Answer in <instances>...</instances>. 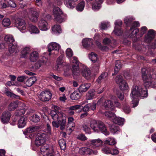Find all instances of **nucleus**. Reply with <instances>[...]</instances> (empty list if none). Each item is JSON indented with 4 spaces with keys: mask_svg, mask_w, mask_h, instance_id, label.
I'll return each mask as SVG.
<instances>
[{
    "mask_svg": "<svg viewBox=\"0 0 156 156\" xmlns=\"http://www.w3.org/2000/svg\"><path fill=\"white\" fill-rule=\"evenodd\" d=\"M90 126L94 132L98 133L101 132L106 135H109L107 127L105 123L101 121L93 120L90 122Z\"/></svg>",
    "mask_w": 156,
    "mask_h": 156,
    "instance_id": "obj_1",
    "label": "nucleus"
},
{
    "mask_svg": "<svg viewBox=\"0 0 156 156\" xmlns=\"http://www.w3.org/2000/svg\"><path fill=\"white\" fill-rule=\"evenodd\" d=\"M142 89L140 86H133L132 89L130 96L132 99V103L133 107L136 106L138 104V97L140 95V91Z\"/></svg>",
    "mask_w": 156,
    "mask_h": 156,
    "instance_id": "obj_2",
    "label": "nucleus"
},
{
    "mask_svg": "<svg viewBox=\"0 0 156 156\" xmlns=\"http://www.w3.org/2000/svg\"><path fill=\"white\" fill-rule=\"evenodd\" d=\"M142 78L144 82V85L146 87H149L151 84L152 77L151 75H147V71L145 68H143L141 70Z\"/></svg>",
    "mask_w": 156,
    "mask_h": 156,
    "instance_id": "obj_3",
    "label": "nucleus"
},
{
    "mask_svg": "<svg viewBox=\"0 0 156 156\" xmlns=\"http://www.w3.org/2000/svg\"><path fill=\"white\" fill-rule=\"evenodd\" d=\"M47 137V135L44 133L41 132L38 133L35 141V145L37 147L43 145L44 144Z\"/></svg>",
    "mask_w": 156,
    "mask_h": 156,
    "instance_id": "obj_4",
    "label": "nucleus"
},
{
    "mask_svg": "<svg viewBox=\"0 0 156 156\" xmlns=\"http://www.w3.org/2000/svg\"><path fill=\"white\" fill-rule=\"evenodd\" d=\"M53 12L55 19L58 22L62 23L65 20L63 12L58 7H55L53 9Z\"/></svg>",
    "mask_w": 156,
    "mask_h": 156,
    "instance_id": "obj_5",
    "label": "nucleus"
},
{
    "mask_svg": "<svg viewBox=\"0 0 156 156\" xmlns=\"http://www.w3.org/2000/svg\"><path fill=\"white\" fill-rule=\"evenodd\" d=\"M28 15V18L32 21L35 22L38 20L39 14L35 8L29 9Z\"/></svg>",
    "mask_w": 156,
    "mask_h": 156,
    "instance_id": "obj_6",
    "label": "nucleus"
},
{
    "mask_svg": "<svg viewBox=\"0 0 156 156\" xmlns=\"http://www.w3.org/2000/svg\"><path fill=\"white\" fill-rule=\"evenodd\" d=\"M41 153L44 156L46 155L52 153L54 150L51 146H50L47 144H44L42 145L40 149Z\"/></svg>",
    "mask_w": 156,
    "mask_h": 156,
    "instance_id": "obj_7",
    "label": "nucleus"
},
{
    "mask_svg": "<svg viewBox=\"0 0 156 156\" xmlns=\"http://www.w3.org/2000/svg\"><path fill=\"white\" fill-rule=\"evenodd\" d=\"M72 63L73 64L72 69L73 73L74 75H78L80 74V71L79 70V62L76 57H73Z\"/></svg>",
    "mask_w": 156,
    "mask_h": 156,
    "instance_id": "obj_8",
    "label": "nucleus"
},
{
    "mask_svg": "<svg viewBox=\"0 0 156 156\" xmlns=\"http://www.w3.org/2000/svg\"><path fill=\"white\" fill-rule=\"evenodd\" d=\"M79 152L81 155H90L92 154L96 155L98 153V151H97L94 150L86 147H82L80 148Z\"/></svg>",
    "mask_w": 156,
    "mask_h": 156,
    "instance_id": "obj_9",
    "label": "nucleus"
},
{
    "mask_svg": "<svg viewBox=\"0 0 156 156\" xmlns=\"http://www.w3.org/2000/svg\"><path fill=\"white\" fill-rule=\"evenodd\" d=\"M52 94L49 91L46 90L42 91L40 95L39 98L43 101H49L51 98Z\"/></svg>",
    "mask_w": 156,
    "mask_h": 156,
    "instance_id": "obj_10",
    "label": "nucleus"
},
{
    "mask_svg": "<svg viewBox=\"0 0 156 156\" xmlns=\"http://www.w3.org/2000/svg\"><path fill=\"white\" fill-rule=\"evenodd\" d=\"M11 116V113L8 111L6 110L4 111L0 117L1 122L4 124L8 123Z\"/></svg>",
    "mask_w": 156,
    "mask_h": 156,
    "instance_id": "obj_11",
    "label": "nucleus"
},
{
    "mask_svg": "<svg viewBox=\"0 0 156 156\" xmlns=\"http://www.w3.org/2000/svg\"><path fill=\"white\" fill-rule=\"evenodd\" d=\"M156 36V31L154 30H149L147 34L145 36L144 41L146 42L149 43Z\"/></svg>",
    "mask_w": 156,
    "mask_h": 156,
    "instance_id": "obj_12",
    "label": "nucleus"
},
{
    "mask_svg": "<svg viewBox=\"0 0 156 156\" xmlns=\"http://www.w3.org/2000/svg\"><path fill=\"white\" fill-rule=\"evenodd\" d=\"M15 23L16 27L18 29H26V23L23 19L17 18L16 20Z\"/></svg>",
    "mask_w": 156,
    "mask_h": 156,
    "instance_id": "obj_13",
    "label": "nucleus"
},
{
    "mask_svg": "<svg viewBox=\"0 0 156 156\" xmlns=\"http://www.w3.org/2000/svg\"><path fill=\"white\" fill-rule=\"evenodd\" d=\"M82 75L87 79H88L90 76V70L86 66H83L80 68Z\"/></svg>",
    "mask_w": 156,
    "mask_h": 156,
    "instance_id": "obj_14",
    "label": "nucleus"
},
{
    "mask_svg": "<svg viewBox=\"0 0 156 156\" xmlns=\"http://www.w3.org/2000/svg\"><path fill=\"white\" fill-rule=\"evenodd\" d=\"M48 51L49 52H51L52 50L56 51H58L60 48V45L58 43L52 42L48 45Z\"/></svg>",
    "mask_w": 156,
    "mask_h": 156,
    "instance_id": "obj_15",
    "label": "nucleus"
},
{
    "mask_svg": "<svg viewBox=\"0 0 156 156\" xmlns=\"http://www.w3.org/2000/svg\"><path fill=\"white\" fill-rule=\"evenodd\" d=\"M88 144L90 146L98 147L101 146L103 143L102 141L100 139L98 138L96 139L91 140H89Z\"/></svg>",
    "mask_w": 156,
    "mask_h": 156,
    "instance_id": "obj_16",
    "label": "nucleus"
},
{
    "mask_svg": "<svg viewBox=\"0 0 156 156\" xmlns=\"http://www.w3.org/2000/svg\"><path fill=\"white\" fill-rule=\"evenodd\" d=\"M83 45L86 48H91L93 47V40L90 38H85L82 40Z\"/></svg>",
    "mask_w": 156,
    "mask_h": 156,
    "instance_id": "obj_17",
    "label": "nucleus"
},
{
    "mask_svg": "<svg viewBox=\"0 0 156 156\" xmlns=\"http://www.w3.org/2000/svg\"><path fill=\"white\" fill-rule=\"evenodd\" d=\"M103 1V0H95V1L92 4V9L94 11L98 10L101 8V5Z\"/></svg>",
    "mask_w": 156,
    "mask_h": 156,
    "instance_id": "obj_18",
    "label": "nucleus"
},
{
    "mask_svg": "<svg viewBox=\"0 0 156 156\" xmlns=\"http://www.w3.org/2000/svg\"><path fill=\"white\" fill-rule=\"evenodd\" d=\"M23 106V108H19L18 110H17L15 113V116L17 117L20 118L23 117V115L25 112V108L24 107L25 105L23 104L22 105Z\"/></svg>",
    "mask_w": 156,
    "mask_h": 156,
    "instance_id": "obj_19",
    "label": "nucleus"
},
{
    "mask_svg": "<svg viewBox=\"0 0 156 156\" xmlns=\"http://www.w3.org/2000/svg\"><path fill=\"white\" fill-rule=\"evenodd\" d=\"M48 59L45 57H43L40 59L35 64L34 67L36 69L39 68L43 64H45Z\"/></svg>",
    "mask_w": 156,
    "mask_h": 156,
    "instance_id": "obj_20",
    "label": "nucleus"
},
{
    "mask_svg": "<svg viewBox=\"0 0 156 156\" xmlns=\"http://www.w3.org/2000/svg\"><path fill=\"white\" fill-rule=\"evenodd\" d=\"M39 53L36 51H32L30 54L29 59L31 62H36L39 58Z\"/></svg>",
    "mask_w": 156,
    "mask_h": 156,
    "instance_id": "obj_21",
    "label": "nucleus"
},
{
    "mask_svg": "<svg viewBox=\"0 0 156 156\" xmlns=\"http://www.w3.org/2000/svg\"><path fill=\"white\" fill-rule=\"evenodd\" d=\"M38 27L40 29H48L50 28L47 22L44 20H40L38 23Z\"/></svg>",
    "mask_w": 156,
    "mask_h": 156,
    "instance_id": "obj_22",
    "label": "nucleus"
},
{
    "mask_svg": "<svg viewBox=\"0 0 156 156\" xmlns=\"http://www.w3.org/2000/svg\"><path fill=\"white\" fill-rule=\"evenodd\" d=\"M20 102L18 101H12L11 102L9 105L8 108L9 111H13L16 109L17 107H20Z\"/></svg>",
    "mask_w": 156,
    "mask_h": 156,
    "instance_id": "obj_23",
    "label": "nucleus"
},
{
    "mask_svg": "<svg viewBox=\"0 0 156 156\" xmlns=\"http://www.w3.org/2000/svg\"><path fill=\"white\" fill-rule=\"evenodd\" d=\"M82 106L81 105H76L71 106L68 110V113L70 115H74V111L76 112V110L79 109Z\"/></svg>",
    "mask_w": 156,
    "mask_h": 156,
    "instance_id": "obj_24",
    "label": "nucleus"
},
{
    "mask_svg": "<svg viewBox=\"0 0 156 156\" xmlns=\"http://www.w3.org/2000/svg\"><path fill=\"white\" fill-rule=\"evenodd\" d=\"M9 50L11 54L14 52H17L18 51V46L16 44L14 43L8 45Z\"/></svg>",
    "mask_w": 156,
    "mask_h": 156,
    "instance_id": "obj_25",
    "label": "nucleus"
},
{
    "mask_svg": "<svg viewBox=\"0 0 156 156\" xmlns=\"http://www.w3.org/2000/svg\"><path fill=\"white\" fill-rule=\"evenodd\" d=\"M104 106L106 110L109 109H113L114 108L113 104L112 101L109 100H106L104 102Z\"/></svg>",
    "mask_w": 156,
    "mask_h": 156,
    "instance_id": "obj_26",
    "label": "nucleus"
},
{
    "mask_svg": "<svg viewBox=\"0 0 156 156\" xmlns=\"http://www.w3.org/2000/svg\"><path fill=\"white\" fill-rule=\"evenodd\" d=\"M90 85L89 83H84L81 84L79 87V91L80 92H86L89 88Z\"/></svg>",
    "mask_w": 156,
    "mask_h": 156,
    "instance_id": "obj_27",
    "label": "nucleus"
},
{
    "mask_svg": "<svg viewBox=\"0 0 156 156\" xmlns=\"http://www.w3.org/2000/svg\"><path fill=\"white\" fill-rule=\"evenodd\" d=\"M75 2L72 0H64V3L68 8L73 9L75 6Z\"/></svg>",
    "mask_w": 156,
    "mask_h": 156,
    "instance_id": "obj_28",
    "label": "nucleus"
},
{
    "mask_svg": "<svg viewBox=\"0 0 156 156\" xmlns=\"http://www.w3.org/2000/svg\"><path fill=\"white\" fill-rule=\"evenodd\" d=\"M110 129L111 132L113 134L118 133L121 131L119 126L116 124L111 125L110 127Z\"/></svg>",
    "mask_w": 156,
    "mask_h": 156,
    "instance_id": "obj_29",
    "label": "nucleus"
},
{
    "mask_svg": "<svg viewBox=\"0 0 156 156\" xmlns=\"http://www.w3.org/2000/svg\"><path fill=\"white\" fill-rule=\"evenodd\" d=\"M5 41L6 42V44L8 45L13 43L15 41V40L12 36L10 35H8L5 36L4 38Z\"/></svg>",
    "mask_w": 156,
    "mask_h": 156,
    "instance_id": "obj_30",
    "label": "nucleus"
},
{
    "mask_svg": "<svg viewBox=\"0 0 156 156\" xmlns=\"http://www.w3.org/2000/svg\"><path fill=\"white\" fill-rule=\"evenodd\" d=\"M112 121L115 124L119 125H122L124 124L125 119L122 118L115 117Z\"/></svg>",
    "mask_w": 156,
    "mask_h": 156,
    "instance_id": "obj_31",
    "label": "nucleus"
},
{
    "mask_svg": "<svg viewBox=\"0 0 156 156\" xmlns=\"http://www.w3.org/2000/svg\"><path fill=\"white\" fill-rule=\"evenodd\" d=\"M37 80V78L36 76H32L28 79L26 82V84L28 87L31 86Z\"/></svg>",
    "mask_w": 156,
    "mask_h": 156,
    "instance_id": "obj_32",
    "label": "nucleus"
},
{
    "mask_svg": "<svg viewBox=\"0 0 156 156\" xmlns=\"http://www.w3.org/2000/svg\"><path fill=\"white\" fill-rule=\"evenodd\" d=\"M81 95L79 91H75L71 94L70 98L72 100H77L80 98Z\"/></svg>",
    "mask_w": 156,
    "mask_h": 156,
    "instance_id": "obj_33",
    "label": "nucleus"
},
{
    "mask_svg": "<svg viewBox=\"0 0 156 156\" xmlns=\"http://www.w3.org/2000/svg\"><path fill=\"white\" fill-rule=\"evenodd\" d=\"M26 120L27 118H26L22 117L20 118L18 122V127L20 128L23 127L26 123Z\"/></svg>",
    "mask_w": 156,
    "mask_h": 156,
    "instance_id": "obj_34",
    "label": "nucleus"
},
{
    "mask_svg": "<svg viewBox=\"0 0 156 156\" xmlns=\"http://www.w3.org/2000/svg\"><path fill=\"white\" fill-rule=\"evenodd\" d=\"M135 18L132 16L126 17L124 19V23L126 26L128 27L130 26L131 25L133 21L135 20Z\"/></svg>",
    "mask_w": 156,
    "mask_h": 156,
    "instance_id": "obj_35",
    "label": "nucleus"
},
{
    "mask_svg": "<svg viewBox=\"0 0 156 156\" xmlns=\"http://www.w3.org/2000/svg\"><path fill=\"white\" fill-rule=\"evenodd\" d=\"M61 117H62L61 120H59L58 122L60 123V129L62 130L65 129V127L66 118L65 115H64V116H61Z\"/></svg>",
    "mask_w": 156,
    "mask_h": 156,
    "instance_id": "obj_36",
    "label": "nucleus"
},
{
    "mask_svg": "<svg viewBox=\"0 0 156 156\" xmlns=\"http://www.w3.org/2000/svg\"><path fill=\"white\" fill-rule=\"evenodd\" d=\"M95 93L94 90L92 89L88 91L86 94V99L89 100L92 99L95 96Z\"/></svg>",
    "mask_w": 156,
    "mask_h": 156,
    "instance_id": "obj_37",
    "label": "nucleus"
},
{
    "mask_svg": "<svg viewBox=\"0 0 156 156\" xmlns=\"http://www.w3.org/2000/svg\"><path fill=\"white\" fill-rule=\"evenodd\" d=\"M116 143L115 139L112 137H108L106 139L105 141V144L111 145L115 144Z\"/></svg>",
    "mask_w": 156,
    "mask_h": 156,
    "instance_id": "obj_38",
    "label": "nucleus"
},
{
    "mask_svg": "<svg viewBox=\"0 0 156 156\" xmlns=\"http://www.w3.org/2000/svg\"><path fill=\"white\" fill-rule=\"evenodd\" d=\"M110 23L108 22L104 21L101 22L100 25L101 29H105L110 28Z\"/></svg>",
    "mask_w": 156,
    "mask_h": 156,
    "instance_id": "obj_39",
    "label": "nucleus"
},
{
    "mask_svg": "<svg viewBox=\"0 0 156 156\" xmlns=\"http://www.w3.org/2000/svg\"><path fill=\"white\" fill-rule=\"evenodd\" d=\"M108 76L107 73H102L98 77L97 80V82L99 83H100Z\"/></svg>",
    "mask_w": 156,
    "mask_h": 156,
    "instance_id": "obj_40",
    "label": "nucleus"
},
{
    "mask_svg": "<svg viewBox=\"0 0 156 156\" xmlns=\"http://www.w3.org/2000/svg\"><path fill=\"white\" fill-rule=\"evenodd\" d=\"M50 115L54 120H58L59 117H61V115H59L58 113L55 110L51 111L50 112Z\"/></svg>",
    "mask_w": 156,
    "mask_h": 156,
    "instance_id": "obj_41",
    "label": "nucleus"
},
{
    "mask_svg": "<svg viewBox=\"0 0 156 156\" xmlns=\"http://www.w3.org/2000/svg\"><path fill=\"white\" fill-rule=\"evenodd\" d=\"M85 5V2L82 1L78 4L76 7V9L78 11H82L84 9Z\"/></svg>",
    "mask_w": 156,
    "mask_h": 156,
    "instance_id": "obj_42",
    "label": "nucleus"
},
{
    "mask_svg": "<svg viewBox=\"0 0 156 156\" xmlns=\"http://www.w3.org/2000/svg\"><path fill=\"white\" fill-rule=\"evenodd\" d=\"M89 57L90 60L94 63H95L96 62V61H98V60L97 55L94 52H91L90 54L89 55Z\"/></svg>",
    "mask_w": 156,
    "mask_h": 156,
    "instance_id": "obj_43",
    "label": "nucleus"
},
{
    "mask_svg": "<svg viewBox=\"0 0 156 156\" xmlns=\"http://www.w3.org/2000/svg\"><path fill=\"white\" fill-rule=\"evenodd\" d=\"M105 115L106 117L111 120L112 121H113L115 117V115L113 113L109 111L106 112H105Z\"/></svg>",
    "mask_w": 156,
    "mask_h": 156,
    "instance_id": "obj_44",
    "label": "nucleus"
},
{
    "mask_svg": "<svg viewBox=\"0 0 156 156\" xmlns=\"http://www.w3.org/2000/svg\"><path fill=\"white\" fill-rule=\"evenodd\" d=\"M59 146L62 150H64L66 148V144L65 141L63 139H61L58 141Z\"/></svg>",
    "mask_w": 156,
    "mask_h": 156,
    "instance_id": "obj_45",
    "label": "nucleus"
},
{
    "mask_svg": "<svg viewBox=\"0 0 156 156\" xmlns=\"http://www.w3.org/2000/svg\"><path fill=\"white\" fill-rule=\"evenodd\" d=\"M40 118L39 116L36 114H34L30 118V119L33 122L37 123L40 120Z\"/></svg>",
    "mask_w": 156,
    "mask_h": 156,
    "instance_id": "obj_46",
    "label": "nucleus"
},
{
    "mask_svg": "<svg viewBox=\"0 0 156 156\" xmlns=\"http://www.w3.org/2000/svg\"><path fill=\"white\" fill-rule=\"evenodd\" d=\"M11 21L8 18H4L2 21V24L4 27H8L11 24Z\"/></svg>",
    "mask_w": 156,
    "mask_h": 156,
    "instance_id": "obj_47",
    "label": "nucleus"
},
{
    "mask_svg": "<svg viewBox=\"0 0 156 156\" xmlns=\"http://www.w3.org/2000/svg\"><path fill=\"white\" fill-rule=\"evenodd\" d=\"M39 127L37 126L30 127L27 129V132L28 133H31L37 131Z\"/></svg>",
    "mask_w": 156,
    "mask_h": 156,
    "instance_id": "obj_48",
    "label": "nucleus"
},
{
    "mask_svg": "<svg viewBox=\"0 0 156 156\" xmlns=\"http://www.w3.org/2000/svg\"><path fill=\"white\" fill-rule=\"evenodd\" d=\"M5 91L6 95L9 97H11L12 98L16 99L19 98V96L16 95L10 91H8L7 89L5 90Z\"/></svg>",
    "mask_w": 156,
    "mask_h": 156,
    "instance_id": "obj_49",
    "label": "nucleus"
},
{
    "mask_svg": "<svg viewBox=\"0 0 156 156\" xmlns=\"http://www.w3.org/2000/svg\"><path fill=\"white\" fill-rule=\"evenodd\" d=\"M83 130L86 133L88 134H90L91 133L90 128L88 125L86 124H83L82 126Z\"/></svg>",
    "mask_w": 156,
    "mask_h": 156,
    "instance_id": "obj_50",
    "label": "nucleus"
},
{
    "mask_svg": "<svg viewBox=\"0 0 156 156\" xmlns=\"http://www.w3.org/2000/svg\"><path fill=\"white\" fill-rule=\"evenodd\" d=\"M119 87L122 90H125L128 88V86L126 81H125L119 84Z\"/></svg>",
    "mask_w": 156,
    "mask_h": 156,
    "instance_id": "obj_51",
    "label": "nucleus"
},
{
    "mask_svg": "<svg viewBox=\"0 0 156 156\" xmlns=\"http://www.w3.org/2000/svg\"><path fill=\"white\" fill-rule=\"evenodd\" d=\"M122 22L121 20H117L115 22V27L114 29H120V27L122 25Z\"/></svg>",
    "mask_w": 156,
    "mask_h": 156,
    "instance_id": "obj_52",
    "label": "nucleus"
},
{
    "mask_svg": "<svg viewBox=\"0 0 156 156\" xmlns=\"http://www.w3.org/2000/svg\"><path fill=\"white\" fill-rule=\"evenodd\" d=\"M148 96V93L147 92V89L145 88V90H142V89L140 91V97L143 98L147 97Z\"/></svg>",
    "mask_w": 156,
    "mask_h": 156,
    "instance_id": "obj_53",
    "label": "nucleus"
},
{
    "mask_svg": "<svg viewBox=\"0 0 156 156\" xmlns=\"http://www.w3.org/2000/svg\"><path fill=\"white\" fill-rule=\"evenodd\" d=\"M115 81L117 84H119L122 83L125 81L124 80L123 77L121 75L117 76L115 78Z\"/></svg>",
    "mask_w": 156,
    "mask_h": 156,
    "instance_id": "obj_54",
    "label": "nucleus"
},
{
    "mask_svg": "<svg viewBox=\"0 0 156 156\" xmlns=\"http://www.w3.org/2000/svg\"><path fill=\"white\" fill-rule=\"evenodd\" d=\"M6 2L7 4L8 7L9 6L12 8H15L16 7V4L12 1L6 0Z\"/></svg>",
    "mask_w": 156,
    "mask_h": 156,
    "instance_id": "obj_55",
    "label": "nucleus"
},
{
    "mask_svg": "<svg viewBox=\"0 0 156 156\" xmlns=\"http://www.w3.org/2000/svg\"><path fill=\"white\" fill-rule=\"evenodd\" d=\"M140 26V24L139 22L137 21H134L131 26V27L130 29H138L137 28L139 27Z\"/></svg>",
    "mask_w": 156,
    "mask_h": 156,
    "instance_id": "obj_56",
    "label": "nucleus"
},
{
    "mask_svg": "<svg viewBox=\"0 0 156 156\" xmlns=\"http://www.w3.org/2000/svg\"><path fill=\"white\" fill-rule=\"evenodd\" d=\"M66 56L68 58L72 57L73 55V52L70 48H68L66 51Z\"/></svg>",
    "mask_w": 156,
    "mask_h": 156,
    "instance_id": "obj_57",
    "label": "nucleus"
},
{
    "mask_svg": "<svg viewBox=\"0 0 156 156\" xmlns=\"http://www.w3.org/2000/svg\"><path fill=\"white\" fill-rule=\"evenodd\" d=\"M30 51V48L29 47H26L21 51L22 55L24 57L28 54Z\"/></svg>",
    "mask_w": 156,
    "mask_h": 156,
    "instance_id": "obj_58",
    "label": "nucleus"
},
{
    "mask_svg": "<svg viewBox=\"0 0 156 156\" xmlns=\"http://www.w3.org/2000/svg\"><path fill=\"white\" fill-rule=\"evenodd\" d=\"M91 106V103H89L86 105L84 107L81 108V107L80 109L83 110L84 112H87L89 111L90 106Z\"/></svg>",
    "mask_w": 156,
    "mask_h": 156,
    "instance_id": "obj_59",
    "label": "nucleus"
},
{
    "mask_svg": "<svg viewBox=\"0 0 156 156\" xmlns=\"http://www.w3.org/2000/svg\"><path fill=\"white\" fill-rule=\"evenodd\" d=\"M102 151L106 154H110L111 150L108 147L106 146L102 148Z\"/></svg>",
    "mask_w": 156,
    "mask_h": 156,
    "instance_id": "obj_60",
    "label": "nucleus"
},
{
    "mask_svg": "<svg viewBox=\"0 0 156 156\" xmlns=\"http://www.w3.org/2000/svg\"><path fill=\"white\" fill-rule=\"evenodd\" d=\"M54 110L57 112L59 115H61V116H64V115H65L61 110L60 108L58 106L55 107Z\"/></svg>",
    "mask_w": 156,
    "mask_h": 156,
    "instance_id": "obj_61",
    "label": "nucleus"
},
{
    "mask_svg": "<svg viewBox=\"0 0 156 156\" xmlns=\"http://www.w3.org/2000/svg\"><path fill=\"white\" fill-rule=\"evenodd\" d=\"M123 110L125 113L127 114L129 113L130 111L129 106L126 104L124 106Z\"/></svg>",
    "mask_w": 156,
    "mask_h": 156,
    "instance_id": "obj_62",
    "label": "nucleus"
},
{
    "mask_svg": "<svg viewBox=\"0 0 156 156\" xmlns=\"http://www.w3.org/2000/svg\"><path fill=\"white\" fill-rule=\"evenodd\" d=\"M100 65V62L99 61H96L93 65V68L96 71H98L99 69Z\"/></svg>",
    "mask_w": 156,
    "mask_h": 156,
    "instance_id": "obj_63",
    "label": "nucleus"
},
{
    "mask_svg": "<svg viewBox=\"0 0 156 156\" xmlns=\"http://www.w3.org/2000/svg\"><path fill=\"white\" fill-rule=\"evenodd\" d=\"M78 139L82 141H84L87 140V137L83 134L79 135L77 136Z\"/></svg>",
    "mask_w": 156,
    "mask_h": 156,
    "instance_id": "obj_64",
    "label": "nucleus"
}]
</instances>
